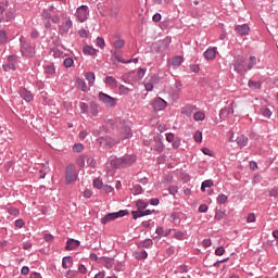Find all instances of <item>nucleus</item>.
<instances>
[{
    "label": "nucleus",
    "instance_id": "54",
    "mask_svg": "<svg viewBox=\"0 0 278 278\" xmlns=\"http://www.w3.org/2000/svg\"><path fill=\"white\" fill-rule=\"evenodd\" d=\"M8 214H10V216H18V214H21V211H18V208L16 207H8Z\"/></svg>",
    "mask_w": 278,
    "mask_h": 278
},
{
    "label": "nucleus",
    "instance_id": "51",
    "mask_svg": "<svg viewBox=\"0 0 278 278\" xmlns=\"http://www.w3.org/2000/svg\"><path fill=\"white\" fill-rule=\"evenodd\" d=\"M131 216L134 220H138V218H142L144 214L142 213V211L138 210V211H132Z\"/></svg>",
    "mask_w": 278,
    "mask_h": 278
},
{
    "label": "nucleus",
    "instance_id": "43",
    "mask_svg": "<svg viewBox=\"0 0 278 278\" xmlns=\"http://www.w3.org/2000/svg\"><path fill=\"white\" fill-rule=\"evenodd\" d=\"M52 55L53 58H64V51L60 50L59 48L52 49Z\"/></svg>",
    "mask_w": 278,
    "mask_h": 278
},
{
    "label": "nucleus",
    "instance_id": "35",
    "mask_svg": "<svg viewBox=\"0 0 278 278\" xmlns=\"http://www.w3.org/2000/svg\"><path fill=\"white\" fill-rule=\"evenodd\" d=\"M123 47H125V41L123 39H117L113 42V48L115 49V51L123 49Z\"/></svg>",
    "mask_w": 278,
    "mask_h": 278
},
{
    "label": "nucleus",
    "instance_id": "12",
    "mask_svg": "<svg viewBox=\"0 0 278 278\" xmlns=\"http://www.w3.org/2000/svg\"><path fill=\"white\" fill-rule=\"evenodd\" d=\"M98 142L100 147H103V149H112V147L116 144V140L110 136L99 137Z\"/></svg>",
    "mask_w": 278,
    "mask_h": 278
},
{
    "label": "nucleus",
    "instance_id": "24",
    "mask_svg": "<svg viewBox=\"0 0 278 278\" xmlns=\"http://www.w3.org/2000/svg\"><path fill=\"white\" fill-rule=\"evenodd\" d=\"M245 66H247V71L249 73V71H253L254 66H257V58L255 56H250L249 58V62L245 63Z\"/></svg>",
    "mask_w": 278,
    "mask_h": 278
},
{
    "label": "nucleus",
    "instance_id": "1",
    "mask_svg": "<svg viewBox=\"0 0 278 278\" xmlns=\"http://www.w3.org/2000/svg\"><path fill=\"white\" fill-rule=\"evenodd\" d=\"M110 164L112 168H129V166H134L136 164V155L134 154H125L122 157H111Z\"/></svg>",
    "mask_w": 278,
    "mask_h": 278
},
{
    "label": "nucleus",
    "instance_id": "28",
    "mask_svg": "<svg viewBox=\"0 0 278 278\" xmlns=\"http://www.w3.org/2000/svg\"><path fill=\"white\" fill-rule=\"evenodd\" d=\"M83 53L85 55H97V49L87 45L83 48Z\"/></svg>",
    "mask_w": 278,
    "mask_h": 278
},
{
    "label": "nucleus",
    "instance_id": "31",
    "mask_svg": "<svg viewBox=\"0 0 278 278\" xmlns=\"http://www.w3.org/2000/svg\"><path fill=\"white\" fill-rule=\"evenodd\" d=\"M88 157V154H80L77 159H76V163L78 164V166H80V168H84V166H86V160Z\"/></svg>",
    "mask_w": 278,
    "mask_h": 278
},
{
    "label": "nucleus",
    "instance_id": "61",
    "mask_svg": "<svg viewBox=\"0 0 278 278\" xmlns=\"http://www.w3.org/2000/svg\"><path fill=\"white\" fill-rule=\"evenodd\" d=\"M2 21H14V12H11V11L7 12Z\"/></svg>",
    "mask_w": 278,
    "mask_h": 278
},
{
    "label": "nucleus",
    "instance_id": "46",
    "mask_svg": "<svg viewBox=\"0 0 278 278\" xmlns=\"http://www.w3.org/2000/svg\"><path fill=\"white\" fill-rule=\"evenodd\" d=\"M112 53L117 62H121L122 64H126V61L121 58V52L118 50H113Z\"/></svg>",
    "mask_w": 278,
    "mask_h": 278
},
{
    "label": "nucleus",
    "instance_id": "55",
    "mask_svg": "<svg viewBox=\"0 0 278 278\" xmlns=\"http://www.w3.org/2000/svg\"><path fill=\"white\" fill-rule=\"evenodd\" d=\"M74 153H81L84 151V146L81 143H75L73 146Z\"/></svg>",
    "mask_w": 278,
    "mask_h": 278
},
{
    "label": "nucleus",
    "instance_id": "62",
    "mask_svg": "<svg viewBox=\"0 0 278 278\" xmlns=\"http://www.w3.org/2000/svg\"><path fill=\"white\" fill-rule=\"evenodd\" d=\"M225 254V247L219 245L215 249V255H224Z\"/></svg>",
    "mask_w": 278,
    "mask_h": 278
},
{
    "label": "nucleus",
    "instance_id": "52",
    "mask_svg": "<svg viewBox=\"0 0 278 278\" xmlns=\"http://www.w3.org/2000/svg\"><path fill=\"white\" fill-rule=\"evenodd\" d=\"M193 138L198 143L203 142V132L201 130L195 131Z\"/></svg>",
    "mask_w": 278,
    "mask_h": 278
},
{
    "label": "nucleus",
    "instance_id": "11",
    "mask_svg": "<svg viewBox=\"0 0 278 278\" xmlns=\"http://www.w3.org/2000/svg\"><path fill=\"white\" fill-rule=\"evenodd\" d=\"M150 105L153 108L154 112H162L163 110H166L168 103L164 99L157 97L151 101Z\"/></svg>",
    "mask_w": 278,
    "mask_h": 278
},
{
    "label": "nucleus",
    "instance_id": "7",
    "mask_svg": "<svg viewBox=\"0 0 278 278\" xmlns=\"http://www.w3.org/2000/svg\"><path fill=\"white\" fill-rule=\"evenodd\" d=\"M75 16L78 23H86V21H88V16H90V9L88 8V5L83 4L77 8Z\"/></svg>",
    "mask_w": 278,
    "mask_h": 278
},
{
    "label": "nucleus",
    "instance_id": "30",
    "mask_svg": "<svg viewBox=\"0 0 278 278\" xmlns=\"http://www.w3.org/2000/svg\"><path fill=\"white\" fill-rule=\"evenodd\" d=\"M248 86L252 90H261L262 89V81L249 80Z\"/></svg>",
    "mask_w": 278,
    "mask_h": 278
},
{
    "label": "nucleus",
    "instance_id": "5",
    "mask_svg": "<svg viewBox=\"0 0 278 278\" xmlns=\"http://www.w3.org/2000/svg\"><path fill=\"white\" fill-rule=\"evenodd\" d=\"M73 29V20L66 13L61 14V22L59 24L60 34H68Z\"/></svg>",
    "mask_w": 278,
    "mask_h": 278
},
{
    "label": "nucleus",
    "instance_id": "32",
    "mask_svg": "<svg viewBox=\"0 0 278 278\" xmlns=\"http://www.w3.org/2000/svg\"><path fill=\"white\" fill-rule=\"evenodd\" d=\"M260 112L264 118H270L273 116V111L266 106L261 108Z\"/></svg>",
    "mask_w": 278,
    "mask_h": 278
},
{
    "label": "nucleus",
    "instance_id": "64",
    "mask_svg": "<svg viewBox=\"0 0 278 278\" xmlns=\"http://www.w3.org/2000/svg\"><path fill=\"white\" fill-rule=\"evenodd\" d=\"M256 217H255V213H250L247 217V223H255Z\"/></svg>",
    "mask_w": 278,
    "mask_h": 278
},
{
    "label": "nucleus",
    "instance_id": "41",
    "mask_svg": "<svg viewBox=\"0 0 278 278\" xmlns=\"http://www.w3.org/2000/svg\"><path fill=\"white\" fill-rule=\"evenodd\" d=\"M214 186V181L207 179V180H204L201 185V190L202 192H205V188H212Z\"/></svg>",
    "mask_w": 278,
    "mask_h": 278
},
{
    "label": "nucleus",
    "instance_id": "38",
    "mask_svg": "<svg viewBox=\"0 0 278 278\" xmlns=\"http://www.w3.org/2000/svg\"><path fill=\"white\" fill-rule=\"evenodd\" d=\"M136 205H137L138 210L144 211L149 207V202H144L143 200H139V201H137Z\"/></svg>",
    "mask_w": 278,
    "mask_h": 278
},
{
    "label": "nucleus",
    "instance_id": "2",
    "mask_svg": "<svg viewBox=\"0 0 278 278\" xmlns=\"http://www.w3.org/2000/svg\"><path fill=\"white\" fill-rule=\"evenodd\" d=\"M20 51L23 58H34L36 55V48L28 45L24 36L20 37Z\"/></svg>",
    "mask_w": 278,
    "mask_h": 278
},
{
    "label": "nucleus",
    "instance_id": "49",
    "mask_svg": "<svg viewBox=\"0 0 278 278\" xmlns=\"http://www.w3.org/2000/svg\"><path fill=\"white\" fill-rule=\"evenodd\" d=\"M79 109L81 114H88V110H90V106L86 102H80Z\"/></svg>",
    "mask_w": 278,
    "mask_h": 278
},
{
    "label": "nucleus",
    "instance_id": "8",
    "mask_svg": "<svg viewBox=\"0 0 278 278\" xmlns=\"http://www.w3.org/2000/svg\"><path fill=\"white\" fill-rule=\"evenodd\" d=\"M128 212L127 210H121L115 213H108L104 217L101 218L102 225H108V223H111L112 220H116V218H124V216H127Z\"/></svg>",
    "mask_w": 278,
    "mask_h": 278
},
{
    "label": "nucleus",
    "instance_id": "63",
    "mask_svg": "<svg viewBox=\"0 0 278 278\" xmlns=\"http://www.w3.org/2000/svg\"><path fill=\"white\" fill-rule=\"evenodd\" d=\"M168 192H169V194H173V197H175V194H177V192H179V189L177 188V186H169Z\"/></svg>",
    "mask_w": 278,
    "mask_h": 278
},
{
    "label": "nucleus",
    "instance_id": "56",
    "mask_svg": "<svg viewBox=\"0 0 278 278\" xmlns=\"http://www.w3.org/2000/svg\"><path fill=\"white\" fill-rule=\"evenodd\" d=\"M176 89L174 91H172V97L173 99H179V92L181 91V89L179 88V85H175Z\"/></svg>",
    "mask_w": 278,
    "mask_h": 278
},
{
    "label": "nucleus",
    "instance_id": "21",
    "mask_svg": "<svg viewBox=\"0 0 278 278\" xmlns=\"http://www.w3.org/2000/svg\"><path fill=\"white\" fill-rule=\"evenodd\" d=\"M181 64H184V56L178 55L172 60L170 66L176 71V68H179Z\"/></svg>",
    "mask_w": 278,
    "mask_h": 278
},
{
    "label": "nucleus",
    "instance_id": "26",
    "mask_svg": "<svg viewBox=\"0 0 278 278\" xmlns=\"http://www.w3.org/2000/svg\"><path fill=\"white\" fill-rule=\"evenodd\" d=\"M89 111L92 114V116L99 115V104L96 101H91L89 104Z\"/></svg>",
    "mask_w": 278,
    "mask_h": 278
},
{
    "label": "nucleus",
    "instance_id": "59",
    "mask_svg": "<svg viewBox=\"0 0 278 278\" xmlns=\"http://www.w3.org/2000/svg\"><path fill=\"white\" fill-rule=\"evenodd\" d=\"M77 275H79V271L75 270V269H70L66 273V277L67 278H73V277H77Z\"/></svg>",
    "mask_w": 278,
    "mask_h": 278
},
{
    "label": "nucleus",
    "instance_id": "18",
    "mask_svg": "<svg viewBox=\"0 0 278 278\" xmlns=\"http://www.w3.org/2000/svg\"><path fill=\"white\" fill-rule=\"evenodd\" d=\"M197 112V105L194 104H187L185 108L181 110V114H185V116H192Z\"/></svg>",
    "mask_w": 278,
    "mask_h": 278
},
{
    "label": "nucleus",
    "instance_id": "9",
    "mask_svg": "<svg viewBox=\"0 0 278 278\" xmlns=\"http://www.w3.org/2000/svg\"><path fill=\"white\" fill-rule=\"evenodd\" d=\"M98 98H99V101H101V103H104L106 108H115L116 105V98H113L112 96L103 91H100L98 93Z\"/></svg>",
    "mask_w": 278,
    "mask_h": 278
},
{
    "label": "nucleus",
    "instance_id": "34",
    "mask_svg": "<svg viewBox=\"0 0 278 278\" xmlns=\"http://www.w3.org/2000/svg\"><path fill=\"white\" fill-rule=\"evenodd\" d=\"M170 229L168 230H164L163 227H157L156 228V233L161 237V238H166V236H168L170 233Z\"/></svg>",
    "mask_w": 278,
    "mask_h": 278
},
{
    "label": "nucleus",
    "instance_id": "3",
    "mask_svg": "<svg viewBox=\"0 0 278 278\" xmlns=\"http://www.w3.org/2000/svg\"><path fill=\"white\" fill-rule=\"evenodd\" d=\"M232 68L239 75H247V59H244L242 55H236L232 61Z\"/></svg>",
    "mask_w": 278,
    "mask_h": 278
},
{
    "label": "nucleus",
    "instance_id": "42",
    "mask_svg": "<svg viewBox=\"0 0 278 278\" xmlns=\"http://www.w3.org/2000/svg\"><path fill=\"white\" fill-rule=\"evenodd\" d=\"M173 238H176V240H184L186 238V231L176 230Z\"/></svg>",
    "mask_w": 278,
    "mask_h": 278
},
{
    "label": "nucleus",
    "instance_id": "19",
    "mask_svg": "<svg viewBox=\"0 0 278 278\" xmlns=\"http://www.w3.org/2000/svg\"><path fill=\"white\" fill-rule=\"evenodd\" d=\"M113 129H116V122L114 119H108L104 123L102 130L103 131H113Z\"/></svg>",
    "mask_w": 278,
    "mask_h": 278
},
{
    "label": "nucleus",
    "instance_id": "25",
    "mask_svg": "<svg viewBox=\"0 0 278 278\" xmlns=\"http://www.w3.org/2000/svg\"><path fill=\"white\" fill-rule=\"evenodd\" d=\"M76 84L83 92H88L90 90V88H88V85H86V80L84 78H77Z\"/></svg>",
    "mask_w": 278,
    "mask_h": 278
},
{
    "label": "nucleus",
    "instance_id": "58",
    "mask_svg": "<svg viewBox=\"0 0 278 278\" xmlns=\"http://www.w3.org/2000/svg\"><path fill=\"white\" fill-rule=\"evenodd\" d=\"M225 214H226L225 211H218V212H216V214H215V220H223V218H225Z\"/></svg>",
    "mask_w": 278,
    "mask_h": 278
},
{
    "label": "nucleus",
    "instance_id": "10",
    "mask_svg": "<svg viewBox=\"0 0 278 278\" xmlns=\"http://www.w3.org/2000/svg\"><path fill=\"white\" fill-rule=\"evenodd\" d=\"M157 84H160V76L157 75L149 76L143 81L147 92L153 91L154 86Z\"/></svg>",
    "mask_w": 278,
    "mask_h": 278
},
{
    "label": "nucleus",
    "instance_id": "37",
    "mask_svg": "<svg viewBox=\"0 0 278 278\" xmlns=\"http://www.w3.org/2000/svg\"><path fill=\"white\" fill-rule=\"evenodd\" d=\"M142 192H144V190L142 189V186H140V185H135L131 188V194L138 195V194H142Z\"/></svg>",
    "mask_w": 278,
    "mask_h": 278
},
{
    "label": "nucleus",
    "instance_id": "23",
    "mask_svg": "<svg viewBox=\"0 0 278 278\" xmlns=\"http://www.w3.org/2000/svg\"><path fill=\"white\" fill-rule=\"evenodd\" d=\"M85 79H87L90 88H92V86H94V81L97 80V76L92 72H87L85 74Z\"/></svg>",
    "mask_w": 278,
    "mask_h": 278
},
{
    "label": "nucleus",
    "instance_id": "29",
    "mask_svg": "<svg viewBox=\"0 0 278 278\" xmlns=\"http://www.w3.org/2000/svg\"><path fill=\"white\" fill-rule=\"evenodd\" d=\"M122 136L127 140V138H131L134 136V132H131V127L125 125L122 128Z\"/></svg>",
    "mask_w": 278,
    "mask_h": 278
},
{
    "label": "nucleus",
    "instance_id": "45",
    "mask_svg": "<svg viewBox=\"0 0 278 278\" xmlns=\"http://www.w3.org/2000/svg\"><path fill=\"white\" fill-rule=\"evenodd\" d=\"M96 45L99 49H105V39L103 37H97Z\"/></svg>",
    "mask_w": 278,
    "mask_h": 278
},
{
    "label": "nucleus",
    "instance_id": "40",
    "mask_svg": "<svg viewBox=\"0 0 278 278\" xmlns=\"http://www.w3.org/2000/svg\"><path fill=\"white\" fill-rule=\"evenodd\" d=\"M193 121L195 122H199V121H205V113L199 111V112H195L193 114Z\"/></svg>",
    "mask_w": 278,
    "mask_h": 278
},
{
    "label": "nucleus",
    "instance_id": "20",
    "mask_svg": "<svg viewBox=\"0 0 278 278\" xmlns=\"http://www.w3.org/2000/svg\"><path fill=\"white\" fill-rule=\"evenodd\" d=\"M103 81L104 84H106V86H110L111 88H118V80H116V78H114L113 76H106Z\"/></svg>",
    "mask_w": 278,
    "mask_h": 278
},
{
    "label": "nucleus",
    "instance_id": "50",
    "mask_svg": "<svg viewBox=\"0 0 278 278\" xmlns=\"http://www.w3.org/2000/svg\"><path fill=\"white\" fill-rule=\"evenodd\" d=\"M227 199H228V197L226 194L222 193L217 197V203L219 205H225V203H227Z\"/></svg>",
    "mask_w": 278,
    "mask_h": 278
},
{
    "label": "nucleus",
    "instance_id": "15",
    "mask_svg": "<svg viewBox=\"0 0 278 278\" xmlns=\"http://www.w3.org/2000/svg\"><path fill=\"white\" fill-rule=\"evenodd\" d=\"M151 150L156 151V153H162V151H164V143L160 137H154Z\"/></svg>",
    "mask_w": 278,
    "mask_h": 278
},
{
    "label": "nucleus",
    "instance_id": "36",
    "mask_svg": "<svg viewBox=\"0 0 278 278\" xmlns=\"http://www.w3.org/2000/svg\"><path fill=\"white\" fill-rule=\"evenodd\" d=\"M45 73L47 75H55V65H53V64L46 65Z\"/></svg>",
    "mask_w": 278,
    "mask_h": 278
},
{
    "label": "nucleus",
    "instance_id": "39",
    "mask_svg": "<svg viewBox=\"0 0 278 278\" xmlns=\"http://www.w3.org/2000/svg\"><path fill=\"white\" fill-rule=\"evenodd\" d=\"M86 162H87V166H89L90 168H94V166H97V161L94 160V157L88 154H87Z\"/></svg>",
    "mask_w": 278,
    "mask_h": 278
},
{
    "label": "nucleus",
    "instance_id": "33",
    "mask_svg": "<svg viewBox=\"0 0 278 278\" xmlns=\"http://www.w3.org/2000/svg\"><path fill=\"white\" fill-rule=\"evenodd\" d=\"M68 264H73V257L72 256H64L62 258V268L65 270L68 269Z\"/></svg>",
    "mask_w": 278,
    "mask_h": 278
},
{
    "label": "nucleus",
    "instance_id": "47",
    "mask_svg": "<svg viewBox=\"0 0 278 278\" xmlns=\"http://www.w3.org/2000/svg\"><path fill=\"white\" fill-rule=\"evenodd\" d=\"M8 42V34L5 30H0V47L1 45H5Z\"/></svg>",
    "mask_w": 278,
    "mask_h": 278
},
{
    "label": "nucleus",
    "instance_id": "4",
    "mask_svg": "<svg viewBox=\"0 0 278 278\" xmlns=\"http://www.w3.org/2000/svg\"><path fill=\"white\" fill-rule=\"evenodd\" d=\"M79 179V173H77V167L74 164H70L65 167V184H75Z\"/></svg>",
    "mask_w": 278,
    "mask_h": 278
},
{
    "label": "nucleus",
    "instance_id": "13",
    "mask_svg": "<svg viewBox=\"0 0 278 278\" xmlns=\"http://www.w3.org/2000/svg\"><path fill=\"white\" fill-rule=\"evenodd\" d=\"M18 94H20L21 99L26 101V103H31V101H34V93H31V91H29L25 87L20 88Z\"/></svg>",
    "mask_w": 278,
    "mask_h": 278
},
{
    "label": "nucleus",
    "instance_id": "57",
    "mask_svg": "<svg viewBox=\"0 0 278 278\" xmlns=\"http://www.w3.org/2000/svg\"><path fill=\"white\" fill-rule=\"evenodd\" d=\"M93 187H96L98 190H101V188H103V181L99 178L94 179Z\"/></svg>",
    "mask_w": 278,
    "mask_h": 278
},
{
    "label": "nucleus",
    "instance_id": "48",
    "mask_svg": "<svg viewBox=\"0 0 278 278\" xmlns=\"http://www.w3.org/2000/svg\"><path fill=\"white\" fill-rule=\"evenodd\" d=\"M73 64H75V61L73 60V58H66L63 61V66H65V68H71Z\"/></svg>",
    "mask_w": 278,
    "mask_h": 278
},
{
    "label": "nucleus",
    "instance_id": "22",
    "mask_svg": "<svg viewBox=\"0 0 278 278\" xmlns=\"http://www.w3.org/2000/svg\"><path fill=\"white\" fill-rule=\"evenodd\" d=\"M236 142L240 149H244V147L249 144V138L244 135H241L237 138Z\"/></svg>",
    "mask_w": 278,
    "mask_h": 278
},
{
    "label": "nucleus",
    "instance_id": "53",
    "mask_svg": "<svg viewBox=\"0 0 278 278\" xmlns=\"http://www.w3.org/2000/svg\"><path fill=\"white\" fill-rule=\"evenodd\" d=\"M100 247V251L98 252V255H100V257H103V255H105V251H112L113 247L110 248H105V245H99Z\"/></svg>",
    "mask_w": 278,
    "mask_h": 278
},
{
    "label": "nucleus",
    "instance_id": "60",
    "mask_svg": "<svg viewBox=\"0 0 278 278\" xmlns=\"http://www.w3.org/2000/svg\"><path fill=\"white\" fill-rule=\"evenodd\" d=\"M202 153L208 155V157H214V152L210 148H202Z\"/></svg>",
    "mask_w": 278,
    "mask_h": 278
},
{
    "label": "nucleus",
    "instance_id": "44",
    "mask_svg": "<svg viewBox=\"0 0 278 278\" xmlns=\"http://www.w3.org/2000/svg\"><path fill=\"white\" fill-rule=\"evenodd\" d=\"M118 91H119V94H124V96H127L129 94V92H131V89H129L127 86L125 85H121L118 87Z\"/></svg>",
    "mask_w": 278,
    "mask_h": 278
},
{
    "label": "nucleus",
    "instance_id": "16",
    "mask_svg": "<svg viewBox=\"0 0 278 278\" xmlns=\"http://www.w3.org/2000/svg\"><path fill=\"white\" fill-rule=\"evenodd\" d=\"M235 31L236 34H238V36H249L251 27L249 26V24L237 25L235 27Z\"/></svg>",
    "mask_w": 278,
    "mask_h": 278
},
{
    "label": "nucleus",
    "instance_id": "17",
    "mask_svg": "<svg viewBox=\"0 0 278 278\" xmlns=\"http://www.w3.org/2000/svg\"><path fill=\"white\" fill-rule=\"evenodd\" d=\"M233 114V106H226L219 111V118L220 121H227L229 118V115Z\"/></svg>",
    "mask_w": 278,
    "mask_h": 278
},
{
    "label": "nucleus",
    "instance_id": "14",
    "mask_svg": "<svg viewBox=\"0 0 278 278\" xmlns=\"http://www.w3.org/2000/svg\"><path fill=\"white\" fill-rule=\"evenodd\" d=\"M218 53V48L216 47H208L204 53L203 58L207 60V62H212L216 60V54Z\"/></svg>",
    "mask_w": 278,
    "mask_h": 278
},
{
    "label": "nucleus",
    "instance_id": "27",
    "mask_svg": "<svg viewBox=\"0 0 278 278\" xmlns=\"http://www.w3.org/2000/svg\"><path fill=\"white\" fill-rule=\"evenodd\" d=\"M132 256L136 260H147V257H149V253H147L144 250H140V251L134 252Z\"/></svg>",
    "mask_w": 278,
    "mask_h": 278
},
{
    "label": "nucleus",
    "instance_id": "6",
    "mask_svg": "<svg viewBox=\"0 0 278 278\" xmlns=\"http://www.w3.org/2000/svg\"><path fill=\"white\" fill-rule=\"evenodd\" d=\"M170 42H173V38L167 36L164 39L156 41L153 49L156 50V53L165 55L166 51H168V47H170Z\"/></svg>",
    "mask_w": 278,
    "mask_h": 278
}]
</instances>
